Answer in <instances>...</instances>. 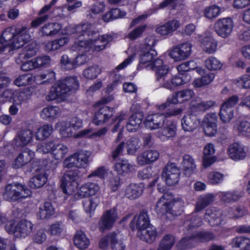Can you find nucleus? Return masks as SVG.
I'll list each match as a JSON object with an SVG mask.
<instances>
[{
	"label": "nucleus",
	"mask_w": 250,
	"mask_h": 250,
	"mask_svg": "<svg viewBox=\"0 0 250 250\" xmlns=\"http://www.w3.org/2000/svg\"><path fill=\"white\" fill-rule=\"evenodd\" d=\"M228 153L229 157L234 161L243 160L247 155L244 146L238 142H234L229 146Z\"/></svg>",
	"instance_id": "obj_12"
},
{
	"label": "nucleus",
	"mask_w": 250,
	"mask_h": 250,
	"mask_svg": "<svg viewBox=\"0 0 250 250\" xmlns=\"http://www.w3.org/2000/svg\"><path fill=\"white\" fill-rule=\"evenodd\" d=\"M73 130L67 122H62L61 123L60 132L63 137L67 138L73 136L75 137L76 135Z\"/></svg>",
	"instance_id": "obj_62"
},
{
	"label": "nucleus",
	"mask_w": 250,
	"mask_h": 250,
	"mask_svg": "<svg viewBox=\"0 0 250 250\" xmlns=\"http://www.w3.org/2000/svg\"><path fill=\"white\" fill-rule=\"evenodd\" d=\"M175 243L173 235L169 234L164 235L160 242L157 250H170Z\"/></svg>",
	"instance_id": "obj_37"
},
{
	"label": "nucleus",
	"mask_w": 250,
	"mask_h": 250,
	"mask_svg": "<svg viewBox=\"0 0 250 250\" xmlns=\"http://www.w3.org/2000/svg\"><path fill=\"white\" fill-rule=\"evenodd\" d=\"M214 78V74L211 72H208L203 75L200 78L195 79L193 84L194 87H201L210 83Z\"/></svg>",
	"instance_id": "obj_45"
},
{
	"label": "nucleus",
	"mask_w": 250,
	"mask_h": 250,
	"mask_svg": "<svg viewBox=\"0 0 250 250\" xmlns=\"http://www.w3.org/2000/svg\"><path fill=\"white\" fill-rule=\"evenodd\" d=\"M143 192V188L141 185L131 184L126 188L125 195L128 198L134 199L141 195Z\"/></svg>",
	"instance_id": "obj_30"
},
{
	"label": "nucleus",
	"mask_w": 250,
	"mask_h": 250,
	"mask_svg": "<svg viewBox=\"0 0 250 250\" xmlns=\"http://www.w3.org/2000/svg\"><path fill=\"white\" fill-rule=\"evenodd\" d=\"M204 16L209 20L217 17L220 12V8L216 5H212L206 7L204 10Z\"/></svg>",
	"instance_id": "obj_57"
},
{
	"label": "nucleus",
	"mask_w": 250,
	"mask_h": 250,
	"mask_svg": "<svg viewBox=\"0 0 250 250\" xmlns=\"http://www.w3.org/2000/svg\"><path fill=\"white\" fill-rule=\"evenodd\" d=\"M205 66L209 70H217L222 66V63L219 60L213 57L208 58L205 62Z\"/></svg>",
	"instance_id": "obj_56"
},
{
	"label": "nucleus",
	"mask_w": 250,
	"mask_h": 250,
	"mask_svg": "<svg viewBox=\"0 0 250 250\" xmlns=\"http://www.w3.org/2000/svg\"><path fill=\"white\" fill-rule=\"evenodd\" d=\"M215 104V102L212 100L205 101L196 100L191 102L190 109L193 113L204 112L213 107Z\"/></svg>",
	"instance_id": "obj_21"
},
{
	"label": "nucleus",
	"mask_w": 250,
	"mask_h": 250,
	"mask_svg": "<svg viewBox=\"0 0 250 250\" xmlns=\"http://www.w3.org/2000/svg\"><path fill=\"white\" fill-rule=\"evenodd\" d=\"M110 244L112 250H125V246L121 239H119L118 235L115 232L108 233Z\"/></svg>",
	"instance_id": "obj_40"
},
{
	"label": "nucleus",
	"mask_w": 250,
	"mask_h": 250,
	"mask_svg": "<svg viewBox=\"0 0 250 250\" xmlns=\"http://www.w3.org/2000/svg\"><path fill=\"white\" fill-rule=\"evenodd\" d=\"M216 122L217 117L215 114H208L204 118L203 127L206 135L212 136L216 133Z\"/></svg>",
	"instance_id": "obj_15"
},
{
	"label": "nucleus",
	"mask_w": 250,
	"mask_h": 250,
	"mask_svg": "<svg viewBox=\"0 0 250 250\" xmlns=\"http://www.w3.org/2000/svg\"><path fill=\"white\" fill-rule=\"evenodd\" d=\"M157 55L156 51L153 49L143 51L140 55V63L146 64L152 62L154 57Z\"/></svg>",
	"instance_id": "obj_52"
},
{
	"label": "nucleus",
	"mask_w": 250,
	"mask_h": 250,
	"mask_svg": "<svg viewBox=\"0 0 250 250\" xmlns=\"http://www.w3.org/2000/svg\"><path fill=\"white\" fill-rule=\"evenodd\" d=\"M99 189L100 188L97 184L88 182L81 187L79 194L83 196H90L95 194Z\"/></svg>",
	"instance_id": "obj_34"
},
{
	"label": "nucleus",
	"mask_w": 250,
	"mask_h": 250,
	"mask_svg": "<svg viewBox=\"0 0 250 250\" xmlns=\"http://www.w3.org/2000/svg\"><path fill=\"white\" fill-rule=\"evenodd\" d=\"M159 153L155 150H148L138 155L137 162L140 166L148 165L159 158Z\"/></svg>",
	"instance_id": "obj_18"
},
{
	"label": "nucleus",
	"mask_w": 250,
	"mask_h": 250,
	"mask_svg": "<svg viewBox=\"0 0 250 250\" xmlns=\"http://www.w3.org/2000/svg\"><path fill=\"white\" fill-rule=\"evenodd\" d=\"M163 128L161 129V133L167 137L175 136L176 132V124L172 121L167 120Z\"/></svg>",
	"instance_id": "obj_41"
},
{
	"label": "nucleus",
	"mask_w": 250,
	"mask_h": 250,
	"mask_svg": "<svg viewBox=\"0 0 250 250\" xmlns=\"http://www.w3.org/2000/svg\"><path fill=\"white\" fill-rule=\"evenodd\" d=\"M194 235L196 243L208 242L215 238L214 234L209 231L195 232Z\"/></svg>",
	"instance_id": "obj_51"
},
{
	"label": "nucleus",
	"mask_w": 250,
	"mask_h": 250,
	"mask_svg": "<svg viewBox=\"0 0 250 250\" xmlns=\"http://www.w3.org/2000/svg\"><path fill=\"white\" fill-rule=\"evenodd\" d=\"M243 196V193L242 192H227L222 193L221 199L224 202L229 203L237 201Z\"/></svg>",
	"instance_id": "obj_55"
},
{
	"label": "nucleus",
	"mask_w": 250,
	"mask_h": 250,
	"mask_svg": "<svg viewBox=\"0 0 250 250\" xmlns=\"http://www.w3.org/2000/svg\"><path fill=\"white\" fill-rule=\"evenodd\" d=\"M233 27V21L230 18L219 19L214 24L215 32L219 36L223 38H226L230 35Z\"/></svg>",
	"instance_id": "obj_8"
},
{
	"label": "nucleus",
	"mask_w": 250,
	"mask_h": 250,
	"mask_svg": "<svg viewBox=\"0 0 250 250\" xmlns=\"http://www.w3.org/2000/svg\"><path fill=\"white\" fill-rule=\"evenodd\" d=\"M79 171L77 169L68 170L63 175L61 187L64 193L66 195L72 194L77 189V183L76 181L79 178Z\"/></svg>",
	"instance_id": "obj_5"
},
{
	"label": "nucleus",
	"mask_w": 250,
	"mask_h": 250,
	"mask_svg": "<svg viewBox=\"0 0 250 250\" xmlns=\"http://www.w3.org/2000/svg\"><path fill=\"white\" fill-rule=\"evenodd\" d=\"M180 175V170L174 163L167 164L162 173V177L165 178L167 184L169 186L178 183Z\"/></svg>",
	"instance_id": "obj_7"
},
{
	"label": "nucleus",
	"mask_w": 250,
	"mask_h": 250,
	"mask_svg": "<svg viewBox=\"0 0 250 250\" xmlns=\"http://www.w3.org/2000/svg\"><path fill=\"white\" fill-rule=\"evenodd\" d=\"M150 225L149 219L147 212L142 210L138 216L134 217L130 223V227L132 230L135 228L138 230H140Z\"/></svg>",
	"instance_id": "obj_13"
},
{
	"label": "nucleus",
	"mask_w": 250,
	"mask_h": 250,
	"mask_svg": "<svg viewBox=\"0 0 250 250\" xmlns=\"http://www.w3.org/2000/svg\"><path fill=\"white\" fill-rule=\"evenodd\" d=\"M229 244L232 248L242 247L246 249L250 247V240L243 236L236 237L232 240Z\"/></svg>",
	"instance_id": "obj_47"
},
{
	"label": "nucleus",
	"mask_w": 250,
	"mask_h": 250,
	"mask_svg": "<svg viewBox=\"0 0 250 250\" xmlns=\"http://www.w3.org/2000/svg\"><path fill=\"white\" fill-rule=\"evenodd\" d=\"M79 85L76 77H67L60 80L52 86L45 99L47 101L57 99L63 101L78 89Z\"/></svg>",
	"instance_id": "obj_2"
},
{
	"label": "nucleus",
	"mask_w": 250,
	"mask_h": 250,
	"mask_svg": "<svg viewBox=\"0 0 250 250\" xmlns=\"http://www.w3.org/2000/svg\"><path fill=\"white\" fill-rule=\"evenodd\" d=\"M33 227V225L31 222L21 220L15 227L14 235L17 237H25L31 233Z\"/></svg>",
	"instance_id": "obj_19"
},
{
	"label": "nucleus",
	"mask_w": 250,
	"mask_h": 250,
	"mask_svg": "<svg viewBox=\"0 0 250 250\" xmlns=\"http://www.w3.org/2000/svg\"><path fill=\"white\" fill-rule=\"evenodd\" d=\"M90 156V152L88 151H80L79 153H76V158H77L79 164L80 166H77V168L85 167L88 165V158Z\"/></svg>",
	"instance_id": "obj_61"
},
{
	"label": "nucleus",
	"mask_w": 250,
	"mask_h": 250,
	"mask_svg": "<svg viewBox=\"0 0 250 250\" xmlns=\"http://www.w3.org/2000/svg\"><path fill=\"white\" fill-rule=\"evenodd\" d=\"M221 212L215 208H209L206 211L205 219L208 221L211 226H215L221 222Z\"/></svg>",
	"instance_id": "obj_27"
},
{
	"label": "nucleus",
	"mask_w": 250,
	"mask_h": 250,
	"mask_svg": "<svg viewBox=\"0 0 250 250\" xmlns=\"http://www.w3.org/2000/svg\"><path fill=\"white\" fill-rule=\"evenodd\" d=\"M64 225L62 221H58L51 224L48 229L49 234L53 236H59L64 229Z\"/></svg>",
	"instance_id": "obj_58"
},
{
	"label": "nucleus",
	"mask_w": 250,
	"mask_h": 250,
	"mask_svg": "<svg viewBox=\"0 0 250 250\" xmlns=\"http://www.w3.org/2000/svg\"><path fill=\"white\" fill-rule=\"evenodd\" d=\"M16 42L14 48L17 49L22 46L31 40V36L28 31L26 26H22L17 28L15 39Z\"/></svg>",
	"instance_id": "obj_14"
},
{
	"label": "nucleus",
	"mask_w": 250,
	"mask_h": 250,
	"mask_svg": "<svg viewBox=\"0 0 250 250\" xmlns=\"http://www.w3.org/2000/svg\"><path fill=\"white\" fill-rule=\"evenodd\" d=\"M100 73V69L97 65L90 66L83 71L84 77L88 79H93L95 78L98 74Z\"/></svg>",
	"instance_id": "obj_60"
},
{
	"label": "nucleus",
	"mask_w": 250,
	"mask_h": 250,
	"mask_svg": "<svg viewBox=\"0 0 250 250\" xmlns=\"http://www.w3.org/2000/svg\"><path fill=\"white\" fill-rule=\"evenodd\" d=\"M201 46L205 52L212 54L216 50L217 42L211 36H208L202 40Z\"/></svg>",
	"instance_id": "obj_32"
},
{
	"label": "nucleus",
	"mask_w": 250,
	"mask_h": 250,
	"mask_svg": "<svg viewBox=\"0 0 250 250\" xmlns=\"http://www.w3.org/2000/svg\"><path fill=\"white\" fill-rule=\"evenodd\" d=\"M185 83V81L183 76L176 75L172 77L170 81L167 80L163 83L162 84V86L167 89L173 90L177 86H180Z\"/></svg>",
	"instance_id": "obj_38"
},
{
	"label": "nucleus",
	"mask_w": 250,
	"mask_h": 250,
	"mask_svg": "<svg viewBox=\"0 0 250 250\" xmlns=\"http://www.w3.org/2000/svg\"><path fill=\"white\" fill-rule=\"evenodd\" d=\"M61 29V25L58 23H48L45 24L40 29L42 36H53L58 33Z\"/></svg>",
	"instance_id": "obj_35"
},
{
	"label": "nucleus",
	"mask_w": 250,
	"mask_h": 250,
	"mask_svg": "<svg viewBox=\"0 0 250 250\" xmlns=\"http://www.w3.org/2000/svg\"><path fill=\"white\" fill-rule=\"evenodd\" d=\"M168 194L165 193L163 196L157 202L155 209L158 214L164 215L169 213L173 215L177 214V208L180 206H183V202L181 201H169L167 198Z\"/></svg>",
	"instance_id": "obj_4"
},
{
	"label": "nucleus",
	"mask_w": 250,
	"mask_h": 250,
	"mask_svg": "<svg viewBox=\"0 0 250 250\" xmlns=\"http://www.w3.org/2000/svg\"><path fill=\"white\" fill-rule=\"evenodd\" d=\"M233 109L226 108L223 106H221L219 112V116L221 120L225 123H228L233 118Z\"/></svg>",
	"instance_id": "obj_54"
},
{
	"label": "nucleus",
	"mask_w": 250,
	"mask_h": 250,
	"mask_svg": "<svg viewBox=\"0 0 250 250\" xmlns=\"http://www.w3.org/2000/svg\"><path fill=\"white\" fill-rule=\"evenodd\" d=\"M34 155L33 151L26 149L21 152L15 161V167L18 168L29 162Z\"/></svg>",
	"instance_id": "obj_28"
},
{
	"label": "nucleus",
	"mask_w": 250,
	"mask_h": 250,
	"mask_svg": "<svg viewBox=\"0 0 250 250\" xmlns=\"http://www.w3.org/2000/svg\"><path fill=\"white\" fill-rule=\"evenodd\" d=\"M55 146V144L53 141L41 143L37 145V151L41 153L46 154L53 151Z\"/></svg>",
	"instance_id": "obj_59"
},
{
	"label": "nucleus",
	"mask_w": 250,
	"mask_h": 250,
	"mask_svg": "<svg viewBox=\"0 0 250 250\" xmlns=\"http://www.w3.org/2000/svg\"><path fill=\"white\" fill-rule=\"evenodd\" d=\"M194 96L193 91L189 89H185L174 93L172 97L168 98L167 102L159 106L160 110L166 108L170 104H176L188 101Z\"/></svg>",
	"instance_id": "obj_6"
},
{
	"label": "nucleus",
	"mask_w": 250,
	"mask_h": 250,
	"mask_svg": "<svg viewBox=\"0 0 250 250\" xmlns=\"http://www.w3.org/2000/svg\"><path fill=\"white\" fill-rule=\"evenodd\" d=\"M137 235L141 240L151 243L155 239L157 232L156 229L150 225L142 230H138Z\"/></svg>",
	"instance_id": "obj_23"
},
{
	"label": "nucleus",
	"mask_w": 250,
	"mask_h": 250,
	"mask_svg": "<svg viewBox=\"0 0 250 250\" xmlns=\"http://www.w3.org/2000/svg\"><path fill=\"white\" fill-rule=\"evenodd\" d=\"M47 179L45 173H40L31 178L29 185L31 188H40L46 183Z\"/></svg>",
	"instance_id": "obj_42"
},
{
	"label": "nucleus",
	"mask_w": 250,
	"mask_h": 250,
	"mask_svg": "<svg viewBox=\"0 0 250 250\" xmlns=\"http://www.w3.org/2000/svg\"><path fill=\"white\" fill-rule=\"evenodd\" d=\"M234 129L238 132L240 136L250 137V122L246 120L238 121L235 126Z\"/></svg>",
	"instance_id": "obj_36"
},
{
	"label": "nucleus",
	"mask_w": 250,
	"mask_h": 250,
	"mask_svg": "<svg viewBox=\"0 0 250 250\" xmlns=\"http://www.w3.org/2000/svg\"><path fill=\"white\" fill-rule=\"evenodd\" d=\"M181 124L182 128L185 131L191 132L196 128L198 121L195 115L189 114L184 116Z\"/></svg>",
	"instance_id": "obj_25"
},
{
	"label": "nucleus",
	"mask_w": 250,
	"mask_h": 250,
	"mask_svg": "<svg viewBox=\"0 0 250 250\" xmlns=\"http://www.w3.org/2000/svg\"><path fill=\"white\" fill-rule=\"evenodd\" d=\"M59 114V109L56 106H48L42 109L41 116L43 119L55 118Z\"/></svg>",
	"instance_id": "obj_53"
},
{
	"label": "nucleus",
	"mask_w": 250,
	"mask_h": 250,
	"mask_svg": "<svg viewBox=\"0 0 250 250\" xmlns=\"http://www.w3.org/2000/svg\"><path fill=\"white\" fill-rule=\"evenodd\" d=\"M194 235L193 233L190 236H187L183 238L178 243V246L181 250H185L187 249L190 248L195 246L196 243L194 239Z\"/></svg>",
	"instance_id": "obj_48"
},
{
	"label": "nucleus",
	"mask_w": 250,
	"mask_h": 250,
	"mask_svg": "<svg viewBox=\"0 0 250 250\" xmlns=\"http://www.w3.org/2000/svg\"><path fill=\"white\" fill-rule=\"evenodd\" d=\"M180 25V22L177 20H172L166 23L158 26L156 29V32L162 35H167L172 33Z\"/></svg>",
	"instance_id": "obj_26"
},
{
	"label": "nucleus",
	"mask_w": 250,
	"mask_h": 250,
	"mask_svg": "<svg viewBox=\"0 0 250 250\" xmlns=\"http://www.w3.org/2000/svg\"><path fill=\"white\" fill-rule=\"evenodd\" d=\"M99 201V199L96 197L84 198L83 201V204L85 211L90 213L94 211L98 205Z\"/></svg>",
	"instance_id": "obj_46"
},
{
	"label": "nucleus",
	"mask_w": 250,
	"mask_h": 250,
	"mask_svg": "<svg viewBox=\"0 0 250 250\" xmlns=\"http://www.w3.org/2000/svg\"><path fill=\"white\" fill-rule=\"evenodd\" d=\"M214 195L211 193L199 196L195 204L194 212L197 213L203 210L214 201Z\"/></svg>",
	"instance_id": "obj_24"
},
{
	"label": "nucleus",
	"mask_w": 250,
	"mask_h": 250,
	"mask_svg": "<svg viewBox=\"0 0 250 250\" xmlns=\"http://www.w3.org/2000/svg\"><path fill=\"white\" fill-rule=\"evenodd\" d=\"M182 166L184 174L187 176H190L195 171L196 167L193 158L188 154L183 157Z\"/></svg>",
	"instance_id": "obj_29"
},
{
	"label": "nucleus",
	"mask_w": 250,
	"mask_h": 250,
	"mask_svg": "<svg viewBox=\"0 0 250 250\" xmlns=\"http://www.w3.org/2000/svg\"><path fill=\"white\" fill-rule=\"evenodd\" d=\"M73 241L75 245L81 250L86 249L90 244L89 239L86 237L84 233L81 230L77 231Z\"/></svg>",
	"instance_id": "obj_33"
},
{
	"label": "nucleus",
	"mask_w": 250,
	"mask_h": 250,
	"mask_svg": "<svg viewBox=\"0 0 250 250\" xmlns=\"http://www.w3.org/2000/svg\"><path fill=\"white\" fill-rule=\"evenodd\" d=\"M74 32L80 35H87L90 38L89 40L75 41L72 45L73 50H78L82 52H87L91 50L101 51L105 48L111 40V36L107 35L100 36L95 26L89 23L77 25Z\"/></svg>",
	"instance_id": "obj_1"
},
{
	"label": "nucleus",
	"mask_w": 250,
	"mask_h": 250,
	"mask_svg": "<svg viewBox=\"0 0 250 250\" xmlns=\"http://www.w3.org/2000/svg\"><path fill=\"white\" fill-rule=\"evenodd\" d=\"M37 80H43L42 83H52L55 80V74L53 71H47L46 73L37 76Z\"/></svg>",
	"instance_id": "obj_64"
},
{
	"label": "nucleus",
	"mask_w": 250,
	"mask_h": 250,
	"mask_svg": "<svg viewBox=\"0 0 250 250\" xmlns=\"http://www.w3.org/2000/svg\"><path fill=\"white\" fill-rule=\"evenodd\" d=\"M53 131L52 126L49 125H44L39 127L35 133L36 139L38 140H43L48 137Z\"/></svg>",
	"instance_id": "obj_44"
},
{
	"label": "nucleus",
	"mask_w": 250,
	"mask_h": 250,
	"mask_svg": "<svg viewBox=\"0 0 250 250\" xmlns=\"http://www.w3.org/2000/svg\"><path fill=\"white\" fill-rule=\"evenodd\" d=\"M133 168V166L126 160H120L114 165V169L119 174L127 173L131 171Z\"/></svg>",
	"instance_id": "obj_43"
},
{
	"label": "nucleus",
	"mask_w": 250,
	"mask_h": 250,
	"mask_svg": "<svg viewBox=\"0 0 250 250\" xmlns=\"http://www.w3.org/2000/svg\"><path fill=\"white\" fill-rule=\"evenodd\" d=\"M55 209L50 202H46L41 206L37 213V216L40 219L49 218L54 214Z\"/></svg>",
	"instance_id": "obj_31"
},
{
	"label": "nucleus",
	"mask_w": 250,
	"mask_h": 250,
	"mask_svg": "<svg viewBox=\"0 0 250 250\" xmlns=\"http://www.w3.org/2000/svg\"><path fill=\"white\" fill-rule=\"evenodd\" d=\"M192 45L188 42L180 44L173 48L169 55L175 61L187 59L191 54Z\"/></svg>",
	"instance_id": "obj_9"
},
{
	"label": "nucleus",
	"mask_w": 250,
	"mask_h": 250,
	"mask_svg": "<svg viewBox=\"0 0 250 250\" xmlns=\"http://www.w3.org/2000/svg\"><path fill=\"white\" fill-rule=\"evenodd\" d=\"M144 118L142 112H136L133 113L128 119L126 125V129L130 132H134L139 128Z\"/></svg>",
	"instance_id": "obj_22"
},
{
	"label": "nucleus",
	"mask_w": 250,
	"mask_h": 250,
	"mask_svg": "<svg viewBox=\"0 0 250 250\" xmlns=\"http://www.w3.org/2000/svg\"><path fill=\"white\" fill-rule=\"evenodd\" d=\"M53 154L54 158L57 160H62L68 152L67 147L63 145H56L53 149Z\"/></svg>",
	"instance_id": "obj_50"
},
{
	"label": "nucleus",
	"mask_w": 250,
	"mask_h": 250,
	"mask_svg": "<svg viewBox=\"0 0 250 250\" xmlns=\"http://www.w3.org/2000/svg\"><path fill=\"white\" fill-rule=\"evenodd\" d=\"M117 219V213L115 209L106 210L102 215L99 222V229L104 231L111 228Z\"/></svg>",
	"instance_id": "obj_10"
},
{
	"label": "nucleus",
	"mask_w": 250,
	"mask_h": 250,
	"mask_svg": "<svg viewBox=\"0 0 250 250\" xmlns=\"http://www.w3.org/2000/svg\"><path fill=\"white\" fill-rule=\"evenodd\" d=\"M126 149L129 155H135L140 147L139 140L131 138L126 142Z\"/></svg>",
	"instance_id": "obj_49"
},
{
	"label": "nucleus",
	"mask_w": 250,
	"mask_h": 250,
	"mask_svg": "<svg viewBox=\"0 0 250 250\" xmlns=\"http://www.w3.org/2000/svg\"><path fill=\"white\" fill-rule=\"evenodd\" d=\"M33 134L30 129H24L19 131L14 139L17 146H23L28 145L32 140Z\"/></svg>",
	"instance_id": "obj_20"
},
{
	"label": "nucleus",
	"mask_w": 250,
	"mask_h": 250,
	"mask_svg": "<svg viewBox=\"0 0 250 250\" xmlns=\"http://www.w3.org/2000/svg\"><path fill=\"white\" fill-rule=\"evenodd\" d=\"M17 96V91L12 89H7L0 94V97L4 99L5 102L13 103H16L15 98Z\"/></svg>",
	"instance_id": "obj_63"
},
{
	"label": "nucleus",
	"mask_w": 250,
	"mask_h": 250,
	"mask_svg": "<svg viewBox=\"0 0 250 250\" xmlns=\"http://www.w3.org/2000/svg\"><path fill=\"white\" fill-rule=\"evenodd\" d=\"M166 122L164 114H155L148 115L145 122L146 127L155 129L163 126Z\"/></svg>",
	"instance_id": "obj_17"
},
{
	"label": "nucleus",
	"mask_w": 250,
	"mask_h": 250,
	"mask_svg": "<svg viewBox=\"0 0 250 250\" xmlns=\"http://www.w3.org/2000/svg\"><path fill=\"white\" fill-rule=\"evenodd\" d=\"M16 29L15 27H10L3 31L0 38V42L2 45L4 46H9L12 50L15 49L14 45L16 42L15 39Z\"/></svg>",
	"instance_id": "obj_16"
},
{
	"label": "nucleus",
	"mask_w": 250,
	"mask_h": 250,
	"mask_svg": "<svg viewBox=\"0 0 250 250\" xmlns=\"http://www.w3.org/2000/svg\"><path fill=\"white\" fill-rule=\"evenodd\" d=\"M202 224V218L197 215H194L188 216L184 224L187 230L196 229L201 226Z\"/></svg>",
	"instance_id": "obj_39"
},
{
	"label": "nucleus",
	"mask_w": 250,
	"mask_h": 250,
	"mask_svg": "<svg viewBox=\"0 0 250 250\" xmlns=\"http://www.w3.org/2000/svg\"><path fill=\"white\" fill-rule=\"evenodd\" d=\"M113 109L107 106L99 107L95 112L93 123L98 125L106 122L113 115Z\"/></svg>",
	"instance_id": "obj_11"
},
{
	"label": "nucleus",
	"mask_w": 250,
	"mask_h": 250,
	"mask_svg": "<svg viewBox=\"0 0 250 250\" xmlns=\"http://www.w3.org/2000/svg\"><path fill=\"white\" fill-rule=\"evenodd\" d=\"M31 191L25 186L20 184L7 185L2 194L3 199L9 202H16L29 196Z\"/></svg>",
	"instance_id": "obj_3"
}]
</instances>
